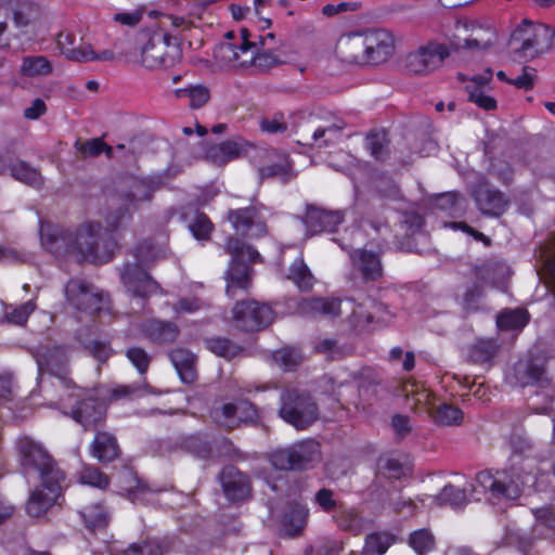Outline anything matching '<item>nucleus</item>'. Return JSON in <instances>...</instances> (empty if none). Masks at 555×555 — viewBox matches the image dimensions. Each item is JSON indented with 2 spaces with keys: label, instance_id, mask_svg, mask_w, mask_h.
Returning <instances> with one entry per match:
<instances>
[{
  "label": "nucleus",
  "instance_id": "obj_1",
  "mask_svg": "<svg viewBox=\"0 0 555 555\" xmlns=\"http://www.w3.org/2000/svg\"><path fill=\"white\" fill-rule=\"evenodd\" d=\"M17 449L24 472H36L41 478V485L31 493L26 505L30 516L39 517L56 503L65 475L56 467L47 450L30 438L20 439Z\"/></svg>",
  "mask_w": 555,
  "mask_h": 555
},
{
  "label": "nucleus",
  "instance_id": "obj_2",
  "mask_svg": "<svg viewBox=\"0 0 555 555\" xmlns=\"http://www.w3.org/2000/svg\"><path fill=\"white\" fill-rule=\"evenodd\" d=\"M534 483L535 477L531 474L521 477L519 474H508L507 472H498L495 475L490 472H480L476 475L469 489H460L451 485L446 486L441 490L438 500L440 504L459 507L468 499L480 500L479 494H487V499L492 504H498L502 501L518 499L525 486H533Z\"/></svg>",
  "mask_w": 555,
  "mask_h": 555
},
{
  "label": "nucleus",
  "instance_id": "obj_3",
  "mask_svg": "<svg viewBox=\"0 0 555 555\" xmlns=\"http://www.w3.org/2000/svg\"><path fill=\"white\" fill-rule=\"evenodd\" d=\"M138 41L146 42L140 48L122 47L121 43L116 42L114 49L130 61H137L140 56L141 64L151 69L171 67L180 59L176 38L167 33L155 31L152 35L141 33Z\"/></svg>",
  "mask_w": 555,
  "mask_h": 555
},
{
  "label": "nucleus",
  "instance_id": "obj_4",
  "mask_svg": "<svg viewBox=\"0 0 555 555\" xmlns=\"http://www.w3.org/2000/svg\"><path fill=\"white\" fill-rule=\"evenodd\" d=\"M135 262L126 263L120 270V280L128 293L146 298L158 291V283L147 273L146 267L167 255L166 246H156L151 241L140 242L133 251Z\"/></svg>",
  "mask_w": 555,
  "mask_h": 555
},
{
  "label": "nucleus",
  "instance_id": "obj_5",
  "mask_svg": "<svg viewBox=\"0 0 555 555\" xmlns=\"http://www.w3.org/2000/svg\"><path fill=\"white\" fill-rule=\"evenodd\" d=\"M450 54L448 44L428 40L400 57L398 65L408 75L424 77L438 70Z\"/></svg>",
  "mask_w": 555,
  "mask_h": 555
},
{
  "label": "nucleus",
  "instance_id": "obj_6",
  "mask_svg": "<svg viewBox=\"0 0 555 555\" xmlns=\"http://www.w3.org/2000/svg\"><path fill=\"white\" fill-rule=\"evenodd\" d=\"M225 251L232 256L227 271V293L229 296H234L236 289H246L249 286V264L259 257V254L235 237L228 238Z\"/></svg>",
  "mask_w": 555,
  "mask_h": 555
},
{
  "label": "nucleus",
  "instance_id": "obj_7",
  "mask_svg": "<svg viewBox=\"0 0 555 555\" xmlns=\"http://www.w3.org/2000/svg\"><path fill=\"white\" fill-rule=\"evenodd\" d=\"M241 34V44L225 42L219 47L218 54L222 61L240 67L253 63L260 68H270L278 63V59L272 52L258 51L256 43L248 40L249 33L247 29H242Z\"/></svg>",
  "mask_w": 555,
  "mask_h": 555
},
{
  "label": "nucleus",
  "instance_id": "obj_8",
  "mask_svg": "<svg viewBox=\"0 0 555 555\" xmlns=\"http://www.w3.org/2000/svg\"><path fill=\"white\" fill-rule=\"evenodd\" d=\"M346 61L354 64H376L380 54L382 39L378 30L349 34L339 41Z\"/></svg>",
  "mask_w": 555,
  "mask_h": 555
},
{
  "label": "nucleus",
  "instance_id": "obj_9",
  "mask_svg": "<svg viewBox=\"0 0 555 555\" xmlns=\"http://www.w3.org/2000/svg\"><path fill=\"white\" fill-rule=\"evenodd\" d=\"M281 400L280 416L297 429L307 428L318 418V408L310 396L287 390Z\"/></svg>",
  "mask_w": 555,
  "mask_h": 555
},
{
  "label": "nucleus",
  "instance_id": "obj_10",
  "mask_svg": "<svg viewBox=\"0 0 555 555\" xmlns=\"http://www.w3.org/2000/svg\"><path fill=\"white\" fill-rule=\"evenodd\" d=\"M320 460V444L305 440L271 454V463L276 469H306Z\"/></svg>",
  "mask_w": 555,
  "mask_h": 555
},
{
  "label": "nucleus",
  "instance_id": "obj_11",
  "mask_svg": "<svg viewBox=\"0 0 555 555\" xmlns=\"http://www.w3.org/2000/svg\"><path fill=\"white\" fill-rule=\"evenodd\" d=\"M72 400H75V404H72L70 415L86 430L95 429L103 423L105 418L104 405L90 391L75 386L66 399L68 403Z\"/></svg>",
  "mask_w": 555,
  "mask_h": 555
},
{
  "label": "nucleus",
  "instance_id": "obj_12",
  "mask_svg": "<svg viewBox=\"0 0 555 555\" xmlns=\"http://www.w3.org/2000/svg\"><path fill=\"white\" fill-rule=\"evenodd\" d=\"M107 231L100 222H86L74 233L75 255L81 260L105 261L108 257L102 251L105 244Z\"/></svg>",
  "mask_w": 555,
  "mask_h": 555
},
{
  "label": "nucleus",
  "instance_id": "obj_13",
  "mask_svg": "<svg viewBox=\"0 0 555 555\" xmlns=\"http://www.w3.org/2000/svg\"><path fill=\"white\" fill-rule=\"evenodd\" d=\"M548 34V28L543 24H534L529 20H522L513 30L509 39L512 52L521 59H533L538 55L541 41Z\"/></svg>",
  "mask_w": 555,
  "mask_h": 555
},
{
  "label": "nucleus",
  "instance_id": "obj_14",
  "mask_svg": "<svg viewBox=\"0 0 555 555\" xmlns=\"http://www.w3.org/2000/svg\"><path fill=\"white\" fill-rule=\"evenodd\" d=\"M65 293L72 306L89 314L99 313L108 305V300L94 285L79 279L70 280Z\"/></svg>",
  "mask_w": 555,
  "mask_h": 555
},
{
  "label": "nucleus",
  "instance_id": "obj_15",
  "mask_svg": "<svg viewBox=\"0 0 555 555\" xmlns=\"http://www.w3.org/2000/svg\"><path fill=\"white\" fill-rule=\"evenodd\" d=\"M228 220L234 230L248 237H260L267 233L264 207L253 205L246 208L231 209Z\"/></svg>",
  "mask_w": 555,
  "mask_h": 555
},
{
  "label": "nucleus",
  "instance_id": "obj_16",
  "mask_svg": "<svg viewBox=\"0 0 555 555\" xmlns=\"http://www.w3.org/2000/svg\"><path fill=\"white\" fill-rule=\"evenodd\" d=\"M272 309L257 301H241L233 309L235 325L243 331H258L272 323Z\"/></svg>",
  "mask_w": 555,
  "mask_h": 555
},
{
  "label": "nucleus",
  "instance_id": "obj_17",
  "mask_svg": "<svg viewBox=\"0 0 555 555\" xmlns=\"http://www.w3.org/2000/svg\"><path fill=\"white\" fill-rule=\"evenodd\" d=\"M456 31L459 41L451 43L453 49L485 50L492 46L495 38L490 26H483L476 21L457 25Z\"/></svg>",
  "mask_w": 555,
  "mask_h": 555
},
{
  "label": "nucleus",
  "instance_id": "obj_18",
  "mask_svg": "<svg viewBox=\"0 0 555 555\" xmlns=\"http://www.w3.org/2000/svg\"><path fill=\"white\" fill-rule=\"evenodd\" d=\"M307 233L314 235L324 231L334 232L344 220L340 210H326L313 204L306 205L305 216L301 218Z\"/></svg>",
  "mask_w": 555,
  "mask_h": 555
},
{
  "label": "nucleus",
  "instance_id": "obj_19",
  "mask_svg": "<svg viewBox=\"0 0 555 555\" xmlns=\"http://www.w3.org/2000/svg\"><path fill=\"white\" fill-rule=\"evenodd\" d=\"M491 76L490 70L486 75L469 78L464 74H457L459 81L465 83L468 100L485 111H494L498 106L496 100L489 94Z\"/></svg>",
  "mask_w": 555,
  "mask_h": 555
},
{
  "label": "nucleus",
  "instance_id": "obj_20",
  "mask_svg": "<svg viewBox=\"0 0 555 555\" xmlns=\"http://www.w3.org/2000/svg\"><path fill=\"white\" fill-rule=\"evenodd\" d=\"M473 197L478 209L491 217L503 215L508 206V198L488 182L480 181L473 190Z\"/></svg>",
  "mask_w": 555,
  "mask_h": 555
},
{
  "label": "nucleus",
  "instance_id": "obj_21",
  "mask_svg": "<svg viewBox=\"0 0 555 555\" xmlns=\"http://www.w3.org/2000/svg\"><path fill=\"white\" fill-rule=\"evenodd\" d=\"M40 241L51 254L56 256L75 255L74 233L57 225L41 224Z\"/></svg>",
  "mask_w": 555,
  "mask_h": 555
},
{
  "label": "nucleus",
  "instance_id": "obj_22",
  "mask_svg": "<svg viewBox=\"0 0 555 555\" xmlns=\"http://www.w3.org/2000/svg\"><path fill=\"white\" fill-rule=\"evenodd\" d=\"M220 481L223 493L230 501H243L249 498L251 492L250 480L247 475L230 465L222 469Z\"/></svg>",
  "mask_w": 555,
  "mask_h": 555
},
{
  "label": "nucleus",
  "instance_id": "obj_23",
  "mask_svg": "<svg viewBox=\"0 0 555 555\" xmlns=\"http://www.w3.org/2000/svg\"><path fill=\"white\" fill-rule=\"evenodd\" d=\"M260 154L269 162L267 165L258 166L259 179L279 177L282 181L287 182L292 175V164L285 154L278 153L274 150H261Z\"/></svg>",
  "mask_w": 555,
  "mask_h": 555
},
{
  "label": "nucleus",
  "instance_id": "obj_24",
  "mask_svg": "<svg viewBox=\"0 0 555 555\" xmlns=\"http://www.w3.org/2000/svg\"><path fill=\"white\" fill-rule=\"evenodd\" d=\"M516 382L525 387L538 385L544 387L547 379L544 377V362L542 358H529L519 360L514 367Z\"/></svg>",
  "mask_w": 555,
  "mask_h": 555
},
{
  "label": "nucleus",
  "instance_id": "obj_25",
  "mask_svg": "<svg viewBox=\"0 0 555 555\" xmlns=\"http://www.w3.org/2000/svg\"><path fill=\"white\" fill-rule=\"evenodd\" d=\"M251 146V143L242 139L237 141H224L222 143L211 145L206 152V158L212 165L224 166L229 162L247 153L248 147Z\"/></svg>",
  "mask_w": 555,
  "mask_h": 555
},
{
  "label": "nucleus",
  "instance_id": "obj_26",
  "mask_svg": "<svg viewBox=\"0 0 555 555\" xmlns=\"http://www.w3.org/2000/svg\"><path fill=\"white\" fill-rule=\"evenodd\" d=\"M62 54L74 62H87L91 55V44L82 37L70 30H64L59 34L56 40Z\"/></svg>",
  "mask_w": 555,
  "mask_h": 555
},
{
  "label": "nucleus",
  "instance_id": "obj_27",
  "mask_svg": "<svg viewBox=\"0 0 555 555\" xmlns=\"http://www.w3.org/2000/svg\"><path fill=\"white\" fill-rule=\"evenodd\" d=\"M353 267L361 273L364 281H375L382 276V262L378 251L366 247L350 254Z\"/></svg>",
  "mask_w": 555,
  "mask_h": 555
},
{
  "label": "nucleus",
  "instance_id": "obj_28",
  "mask_svg": "<svg viewBox=\"0 0 555 555\" xmlns=\"http://www.w3.org/2000/svg\"><path fill=\"white\" fill-rule=\"evenodd\" d=\"M401 392L411 402V409L415 413L426 412L431 415L436 398L423 384L405 380Z\"/></svg>",
  "mask_w": 555,
  "mask_h": 555
},
{
  "label": "nucleus",
  "instance_id": "obj_29",
  "mask_svg": "<svg viewBox=\"0 0 555 555\" xmlns=\"http://www.w3.org/2000/svg\"><path fill=\"white\" fill-rule=\"evenodd\" d=\"M413 467V459L409 453H390L384 461V479H406L412 475Z\"/></svg>",
  "mask_w": 555,
  "mask_h": 555
},
{
  "label": "nucleus",
  "instance_id": "obj_30",
  "mask_svg": "<svg viewBox=\"0 0 555 555\" xmlns=\"http://www.w3.org/2000/svg\"><path fill=\"white\" fill-rule=\"evenodd\" d=\"M157 189V184L152 179H142L133 181L130 189L122 194L125 203L138 208L143 203H149L153 198V194Z\"/></svg>",
  "mask_w": 555,
  "mask_h": 555
},
{
  "label": "nucleus",
  "instance_id": "obj_31",
  "mask_svg": "<svg viewBox=\"0 0 555 555\" xmlns=\"http://www.w3.org/2000/svg\"><path fill=\"white\" fill-rule=\"evenodd\" d=\"M145 335L155 343H173L179 336V327L173 322L151 320L143 326Z\"/></svg>",
  "mask_w": 555,
  "mask_h": 555
},
{
  "label": "nucleus",
  "instance_id": "obj_32",
  "mask_svg": "<svg viewBox=\"0 0 555 555\" xmlns=\"http://www.w3.org/2000/svg\"><path fill=\"white\" fill-rule=\"evenodd\" d=\"M92 454L103 463H108L117 459L119 448L116 438L105 431L98 433L92 443Z\"/></svg>",
  "mask_w": 555,
  "mask_h": 555
},
{
  "label": "nucleus",
  "instance_id": "obj_33",
  "mask_svg": "<svg viewBox=\"0 0 555 555\" xmlns=\"http://www.w3.org/2000/svg\"><path fill=\"white\" fill-rule=\"evenodd\" d=\"M308 509L298 503H292L283 516V530L289 537L299 534L307 522Z\"/></svg>",
  "mask_w": 555,
  "mask_h": 555
},
{
  "label": "nucleus",
  "instance_id": "obj_34",
  "mask_svg": "<svg viewBox=\"0 0 555 555\" xmlns=\"http://www.w3.org/2000/svg\"><path fill=\"white\" fill-rule=\"evenodd\" d=\"M169 358L184 383H192L196 377L194 364L195 356L183 348H177L169 353Z\"/></svg>",
  "mask_w": 555,
  "mask_h": 555
},
{
  "label": "nucleus",
  "instance_id": "obj_35",
  "mask_svg": "<svg viewBox=\"0 0 555 555\" xmlns=\"http://www.w3.org/2000/svg\"><path fill=\"white\" fill-rule=\"evenodd\" d=\"M74 149L77 151L81 158L96 157L104 153L107 158H114V149L107 145L102 138L93 139H77L74 143Z\"/></svg>",
  "mask_w": 555,
  "mask_h": 555
},
{
  "label": "nucleus",
  "instance_id": "obj_36",
  "mask_svg": "<svg viewBox=\"0 0 555 555\" xmlns=\"http://www.w3.org/2000/svg\"><path fill=\"white\" fill-rule=\"evenodd\" d=\"M343 126L332 124L327 127H318L311 133L302 135L305 144L315 145L318 147L328 146L340 135Z\"/></svg>",
  "mask_w": 555,
  "mask_h": 555
},
{
  "label": "nucleus",
  "instance_id": "obj_37",
  "mask_svg": "<svg viewBox=\"0 0 555 555\" xmlns=\"http://www.w3.org/2000/svg\"><path fill=\"white\" fill-rule=\"evenodd\" d=\"M341 300L337 298H312L305 301L302 309L317 315L337 317L340 314Z\"/></svg>",
  "mask_w": 555,
  "mask_h": 555
},
{
  "label": "nucleus",
  "instance_id": "obj_38",
  "mask_svg": "<svg viewBox=\"0 0 555 555\" xmlns=\"http://www.w3.org/2000/svg\"><path fill=\"white\" fill-rule=\"evenodd\" d=\"M11 176L29 186L39 189L43 184V178L41 173L25 162H17L10 168Z\"/></svg>",
  "mask_w": 555,
  "mask_h": 555
},
{
  "label": "nucleus",
  "instance_id": "obj_39",
  "mask_svg": "<svg viewBox=\"0 0 555 555\" xmlns=\"http://www.w3.org/2000/svg\"><path fill=\"white\" fill-rule=\"evenodd\" d=\"M287 278L292 280L300 291L305 292L311 289L314 284V276L301 257L297 258L292 263Z\"/></svg>",
  "mask_w": 555,
  "mask_h": 555
},
{
  "label": "nucleus",
  "instance_id": "obj_40",
  "mask_svg": "<svg viewBox=\"0 0 555 555\" xmlns=\"http://www.w3.org/2000/svg\"><path fill=\"white\" fill-rule=\"evenodd\" d=\"M80 515L86 526L91 530L105 528L109 521V513L100 503L86 506Z\"/></svg>",
  "mask_w": 555,
  "mask_h": 555
},
{
  "label": "nucleus",
  "instance_id": "obj_41",
  "mask_svg": "<svg viewBox=\"0 0 555 555\" xmlns=\"http://www.w3.org/2000/svg\"><path fill=\"white\" fill-rule=\"evenodd\" d=\"M21 73L28 77L48 76L52 73V64L43 55L25 56L22 62Z\"/></svg>",
  "mask_w": 555,
  "mask_h": 555
},
{
  "label": "nucleus",
  "instance_id": "obj_42",
  "mask_svg": "<svg viewBox=\"0 0 555 555\" xmlns=\"http://www.w3.org/2000/svg\"><path fill=\"white\" fill-rule=\"evenodd\" d=\"M529 317L524 309H514L503 311L496 319V324L500 330L504 331H519L526 326Z\"/></svg>",
  "mask_w": 555,
  "mask_h": 555
},
{
  "label": "nucleus",
  "instance_id": "obj_43",
  "mask_svg": "<svg viewBox=\"0 0 555 555\" xmlns=\"http://www.w3.org/2000/svg\"><path fill=\"white\" fill-rule=\"evenodd\" d=\"M175 95L178 99H188L189 105L192 108H199L204 106L210 99V92L208 88L202 85L176 89Z\"/></svg>",
  "mask_w": 555,
  "mask_h": 555
},
{
  "label": "nucleus",
  "instance_id": "obj_44",
  "mask_svg": "<svg viewBox=\"0 0 555 555\" xmlns=\"http://www.w3.org/2000/svg\"><path fill=\"white\" fill-rule=\"evenodd\" d=\"M258 126L261 132L271 135L284 133L288 129L283 112H273L261 116L258 120Z\"/></svg>",
  "mask_w": 555,
  "mask_h": 555
},
{
  "label": "nucleus",
  "instance_id": "obj_45",
  "mask_svg": "<svg viewBox=\"0 0 555 555\" xmlns=\"http://www.w3.org/2000/svg\"><path fill=\"white\" fill-rule=\"evenodd\" d=\"M409 545L417 555H427L434 551L436 540L428 529H418L413 531L409 537Z\"/></svg>",
  "mask_w": 555,
  "mask_h": 555
},
{
  "label": "nucleus",
  "instance_id": "obj_46",
  "mask_svg": "<svg viewBox=\"0 0 555 555\" xmlns=\"http://www.w3.org/2000/svg\"><path fill=\"white\" fill-rule=\"evenodd\" d=\"M205 345L207 349H209L216 356L225 358L228 360L237 357L243 351L240 346L232 343L230 339L222 337L206 339Z\"/></svg>",
  "mask_w": 555,
  "mask_h": 555
},
{
  "label": "nucleus",
  "instance_id": "obj_47",
  "mask_svg": "<svg viewBox=\"0 0 555 555\" xmlns=\"http://www.w3.org/2000/svg\"><path fill=\"white\" fill-rule=\"evenodd\" d=\"M167 551L168 545L165 542L158 539H150L131 544L125 555H164Z\"/></svg>",
  "mask_w": 555,
  "mask_h": 555
},
{
  "label": "nucleus",
  "instance_id": "obj_48",
  "mask_svg": "<svg viewBox=\"0 0 555 555\" xmlns=\"http://www.w3.org/2000/svg\"><path fill=\"white\" fill-rule=\"evenodd\" d=\"M435 423L442 426H456L463 422V412L450 404L440 405L436 412L429 415Z\"/></svg>",
  "mask_w": 555,
  "mask_h": 555
},
{
  "label": "nucleus",
  "instance_id": "obj_49",
  "mask_svg": "<svg viewBox=\"0 0 555 555\" xmlns=\"http://www.w3.org/2000/svg\"><path fill=\"white\" fill-rule=\"evenodd\" d=\"M149 392L150 386L144 382H140L131 385L116 386L112 389L109 398L111 400L133 399Z\"/></svg>",
  "mask_w": 555,
  "mask_h": 555
},
{
  "label": "nucleus",
  "instance_id": "obj_50",
  "mask_svg": "<svg viewBox=\"0 0 555 555\" xmlns=\"http://www.w3.org/2000/svg\"><path fill=\"white\" fill-rule=\"evenodd\" d=\"M389 428L396 441L400 442L413 433L414 426L410 416L397 413L391 416Z\"/></svg>",
  "mask_w": 555,
  "mask_h": 555
},
{
  "label": "nucleus",
  "instance_id": "obj_51",
  "mask_svg": "<svg viewBox=\"0 0 555 555\" xmlns=\"http://www.w3.org/2000/svg\"><path fill=\"white\" fill-rule=\"evenodd\" d=\"M236 416L235 403H224L220 409L212 411V417L216 423L228 429L237 427Z\"/></svg>",
  "mask_w": 555,
  "mask_h": 555
},
{
  "label": "nucleus",
  "instance_id": "obj_52",
  "mask_svg": "<svg viewBox=\"0 0 555 555\" xmlns=\"http://www.w3.org/2000/svg\"><path fill=\"white\" fill-rule=\"evenodd\" d=\"M273 360L284 370L291 371L300 363L301 354L295 348H282L273 352Z\"/></svg>",
  "mask_w": 555,
  "mask_h": 555
},
{
  "label": "nucleus",
  "instance_id": "obj_53",
  "mask_svg": "<svg viewBox=\"0 0 555 555\" xmlns=\"http://www.w3.org/2000/svg\"><path fill=\"white\" fill-rule=\"evenodd\" d=\"M66 362L67 359L64 349L57 347L48 351L44 357V362L42 359H39L38 365L41 370L44 365L51 373H56L59 370L64 367Z\"/></svg>",
  "mask_w": 555,
  "mask_h": 555
},
{
  "label": "nucleus",
  "instance_id": "obj_54",
  "mask_svg": "<svg viewBox=\"0 0 555 555\" xmlns=\"http://www.w3.org/2000/svg\"><path fill=\"white\" fill-rule=\"evenodd\" d=\"M80 481L99 489H106L109 485L108 477L99 468L87 466L80 473Z\"/></svg>",
  "mask_w": 555,
  "mask_h": 555
},
{
  "label": "nucleus",
  "instance_id": "obj_55",
  "mask_svg": "<svg viewBox=\"0 0 555 555\" xmlns=\"http://www.w3.org/2000/svg\"><path fill=\"white\" fill-rule=\"evenodd\" d=\"M189 228L195 238L207 240L212 231V223L206 215L196 212Z\"/></svg>",
  "mask_w": 555,
  "mask_h": 555
},
{
  "label": "nucleus",
  "instance_id": "obj_56",
  "mask_svg": "<svg viewBox=\"0 0 555 555\" xmlns=\"http://www.w3.org/2000/svg\"><path fill=\"white\" fill-rule=\"evenodd\" d=\"M481 298V288L478 285H474L463 293L461 306L467 312L477 311L480 309Z\"/></svg>",
  "mask_w": 555,
  "mask_h": 555
},
{
  "label": "nucleus",
  "instance_id": "obj_57",
  "mask_svg": "<svg viewBox=\"0 0 555 555\" xmlns=\"http://www.w3.org/2000/svg\"><path fill=\"white\" fill-rule=\"evenodd\" d=\"M235 410L237 412V426H240L242 423H253L258 418L256 406L247 400L237 401L235 403Z\"/></svg>",
  "mask_w": 555,
  "mask_h": 555
},
{
  "label": "nucleus",
  "instance_id": "obj_58",
  "mask_svg": "<svg viewBox=\"0 0 555 555\" xmlns=\"http://www.w3.org/2000/svg\"><path fill=\"white\" fill-rule=\"evenodd\" d=\"M126 356L140 374H144L147 371L151 359L144 349L138 347L130 348L127 350Z\"/></svg>",
  "mask_w": 555,
  "mask_h": 555
},
{
  "label": "nucleus",
  "instance_id": "obj_59",
  "mask_svg": "<svg viewBox=\"0 0 555 555\" xmlns=\"http://www.w3.org/2000/svg\"><path fill=\"white\" fill-rule=\"evenodd\" d=\"M364 147L375 159H379L382 155L380 131L373 129L367 132L364 140Z\"/></svg>",
  "mask_w": 555,
  "mask_h": 555
},
{
  "label": "nucleus",
  "instance_id": "obj_60",
  "mask_svg": "<svg viewBox=\"0 0 555 555\" xmlns=\"http://www.w3.org/2000/svg\"><path fill=\"white\" fill-rule=\"evenodd\" d=\"M86 349L93 358H95L99 362L102 363L106 362L107 359L113 353L112 348L100 340L90 341L89 344L86 345Z\"/></svg>",
  "mask_w": 555,
  "mask_h": 555
},
{
  "label": "nucleus",
  "instance_id": "obj_61",
  "mask_svg": "<svg viewBox=\"0 0 555 555\" xmlns=\"http://www.w3.org/2000/svg\"><path fill=\"white\" fill-rule=\"evenodd\" d=\"M338 525L344 530L352 531L357 534L361 531L362 520L357 512L348 511L343 513L340 519L338 520Z\"/></svg>",
  "mask_w": 555,
  "mask_h": 555
},
{
  "label": "nucleus",
  "instance_id": "obj_62",
  "mask_svg": "<svg viewBox=\"0 0 555 555\" xmlns=\"http://www.w3.org/2000/svg\"><path fill=\"white\" fill-rule=\"evenodd\" d=\"M402 42L403 38L401 36L384 30V62L395 55L396 50L402 46Z\"/></svg>",
  "mask_w": 555,
  "mask_h": 555
},
{
  "label": "nucleus",
  "instance_id": "obj_63",
  "mask_svg": "<svg viewBox=\"0 0 555 555\" xmlns=\"http://www.w3.org/2000/svg\"><path fill=\"white\" fill-rule=\"evenodd\" d=\"M314 501L324 512L327 513L337 507V502L334 499L333 491L326 488H323L315 493Z\"/></svg>",
  "mask_w": 555,
  "mask_h": 555
},
{
  "label": "nucleus",
  "instance_id": "obj_64",
  "mask_svg": "<svg viewBox=\"0 0 555 555\" xmlns=\"http://www.w3.org/2000/svg\"><path fill=\"white\" fill-rule=\"evenodd\" d=\"M203 302L196 297L180 298L175 305L173 310L177 313H194L202 309Z\"/></svg>",
  "mask_w": 555,
  "mask_h": 555
}]
</instances>
